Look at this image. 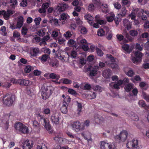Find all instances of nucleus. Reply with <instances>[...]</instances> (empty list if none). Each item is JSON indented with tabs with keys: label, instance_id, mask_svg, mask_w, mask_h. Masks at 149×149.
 Listing matches in <instances>:
<instances>
[{
	"label": "nucleus",
	"instance_id": "nucleus-1",
	"mask_svg": "<svg viewBox=\"0 0 149 149\" xmlns=\"http://www.w3.org/2000/svg\"><path fill=\"white\" fill-rule=\"evenodd\" d=\"M36 116L39 122L43 123L47 131L50 133L52 132V130L48 119L45 118L44 115H41L39 113H36Z\"/></svg>",
	"mask_w": 149,
	"mask_h": 149
},
{
	"label": "nucleus",
	"instance_id": "nucleus-2",
	"mask_svg": "<svg viewBox=\"0 0 149 149\" xmlns=\"http://www.w3.org/2000/svg\"><path fill=\"white\" fill-rule=\"evenodd\" d=\"M15 99L14 96L11 94L7 93L3 95V104L8 106H11Z\"/></svg>",
	"mask_w": 149,
	"mask_h": 149
},
{
	"label": "nucleus",
	"instance_id": "nucleus-3",
	"mask_svg": "<svg viewBox=\"0 0 149 149\" xmlns=\"http://www.w3.org/2000/svg\"><path fill=\"white\" fill-rule=\"evenodd\" d=\"M14 127L16 131H18L23 134H27L29 132L28 128L21 122L16 123Z\"/></svg>",
	"mask_w": 149,
	"mask_h": 149
},
{
	"label": "nucleus",
	"instance_id": "nucleus-4",
	"mask_svg": "<svg viewBox=\"0 0 149 149\" xmlns=\"http://www.w3.org/2000/svg\"><path fill=\"white\" fill-rule=\"evenodd\" d=\"M71 98L69 96H67L63 102L62 105L60 108L61 112L64 114L68 112L67 107L70 101Z\"/></svg>",
	"mask_w": 149,
	"mask_h": 149
},
{
	"label": "nucleus",
	"instance_id": "nucleus-5",
	"mask_svg": "<svg viewBox=\"0 0 149 149\" xmlns=\"http://www.w3.org/2000/svg\"><path fill=\"white\" fill-rule=\"evenodd\" d=\"M53 91V89L52 87L50 86L46 87L43 90L41 93L42 98L44 100L47 99L52 95Z\"/></svg>",
	"mask_w": 149,
	"mask_h": 149
},
{
	"label": "nucleus",
	"instance_id": "nucleus-6",
	"mask_svg": "<svg viewBox=\"0 0 149 149\" xmlns=\"http://www.w3.org/2000/svg\"><path fill=\"white\" fill-rule=\"evenodd\" d=\"M127 135V132L126 130H123L120 132L119 134L115 136V139L119 143L123 142L126 139Z\"/></svg>",
	"mask_w": 149,
	"mask_h": 149
},
{
	"label": "nucleus",
	"instance_id": "nucleus-7",
	"mask_svg": "<svg viewBox=\"0 0 149 149\" xmlns=\"http://www.w3.org/2000/svg\"><path fill=\"white\" fill-rule=\"evenodd\" d=\"M72 128L75 132H77L84 130V126L79 121H75L71 124Z\"/></svg>",
	"mask_w": 149,
	"mask_h": 149
},
{
	"label": "nucleus",
	"instance_id": "nucleus-8",
	"mask_svg": "<svg viewBox=\"0 0 149 149\" xmlns=\"http://www.w3.org/2000/svg\"><path fill=\"white\" fill-rule=\"evenodd\" d=\"M68 7V5L64 3H60L58 4L54 11L57 14H59L61 12L66 10Z\"/></svg>",
	"mask_w": 149,
	"mask_h": 149
},
{
	"label": "nucleus",
	"instance_id": "nucleus-9",
	"mask_svg": "<svg viewBox=\"0 0 149 149\" xmlns=\"http://www.w3.org/2000/svg\"><path fill=\"white\" fill-rule=\"evenodd\" d=\"M127 147L129 149L136 148L139 149L138 141L136 139H133L132 141H129L126 144Z\"/></svg>",
	"mask_w": 149,
	"mask_h": 149
},
{
	"label": "nucleus",
	"instance_id": "nucleus-10",
	"mask_svg": "<svg viewBox=\"0 0 149 149\" xmlns=\"http://www.w3.org/2000/svg\"><path fill=\"white\" fill-rule=\"evenodd\" d=\"M134 54L135 56L132 58V61L134 63L138 64L141 61L143 55L142 53L139 51L136 52Z\"/></svg>",
	"mask_w": 149,
	"mask_h": 149
},
{
	"label": "nucleus",
	"instance_id": "nucleus-11",
	"mask_svg": "<svg viewBox=\"0 0 149 149\" xmlns=\"http://www.w3.org/2000/svg\"><path fill=\"white\" fill-rule=\"evenodd\" d=\"M40 49L38 47H32L30 48L29 54L31 57L37 56L40 53Z\"/></svg>",
	"mask_w": 149,
	"mask_h": 149
},
{
	"label": "nucleus",
	"instance_id": "nucleus-12",
	"mask_svg": "<svg viewBox=\"0 0 149 149\" xmlns=\"http://www.w3.org/2000/svg\"><path fill=\"white\" fill-rule=\"evenodd\" d=\"M114 146L103 141L101 142V149H114Z\"/></svg>",
	"mask_w": 149,
	"mask_h": 149
},
{
	"label": "nucleus",
	"instance_id": "nucleus-13",
	"mask_svg": "<svg viewBox=\"0 0 149 149\" xmlns=\"http://www.w3.org/2000/svg\"><path fill=\"white\" fill-rule=\"evenodd\" d=\"M59 116L58 113L54 114L51 116V121L55 124H58L59 123Z\"/></svg>",
	"mask_w": 149,
	"mask_h": 149
},
{
	"label": "nucleus",
	"instance_id": "nucleus-14",
	"mask_svg": "<svg viewBox=\"0 0 149 149\" xmlns=\"http://www.w3.org/2000/svg\"><path fill=\"white\" fill-rule=\"evenodd\" d=\"M17 83L21 86H27L29 84V81L26 79H19L17 80Z\"/></svg>",
	"mask_w": 149,
	"mask_h": 149
},
{
	"label": "nucleus",
	"instance_id": "nucleus-15",
	"mask_svg": "<svg viewBox=\"0 0 149 149\" xmlns=\"http://www.w3.org/2000/svg\"><path fill=\"white\" fill-rule=\"evenodd\" d=\"M32 144V143H31ZM33 145L31 144L29 141L27 140L22 144V146L23 149H30L33 146Z\"/></svg>",
	"mask_w": 149,
	"mask_h": 149
},
{
	"label": "nucleus",
	"instance_id": "nucleus-16",
	"mask_svg": "<svg viewBox=\"0 0 149 149\" xmlns=\"http://www.w3.org/2000/svg\"><path fill=\"white\" fill-rule=\"evenodd\" d=\"M105 63L109 67L112 68L116 70H118L119 69V67L118 64H112L110 60L106 61Z\"/></svg>",
	"mask_w": 149,
	"mask_h": 149
},
{
	"label": "nucleus",
	"instance_id": "nucleus-17",
	"mask_svg": "<svg viewBox=\"0 0 149 149\" xmlns=\"http://www.w3.org/2000/svg\"><path fill=\"white\" fill-rule=\"evenodd\" d=\"M111 74V71L109 69L104 70L102 72L103 76L105 78L108 79L110 77Z\"/></svg>",
	"mask_w": 149,
	"mask_h": 149
},
{
	"label": "nucleus",
	"instance_id": "nucleus-18",
	"mask_svg": "<svg viewBox=\"0 0 149 149\" xmlns=\"http://www.w3.org/2000/svg\"><path fill=\"white\" fill-rule=\"evenodd\" d=\"M123 24L127 30L130 29L131 28V23L127 19H124L123 21Z\"/></svg>",
	"mask_w": 149,
	"mask_h": 149
},
{
	"label": "nucleus",
	"instance_id": "nucleus-19",
	"mask_svg": "<svg viewBox=\"0 0 149 149\" xmlns=\"http://www.w3.org/2000/svg\"><path fill=\"white\" fill-rule=\"evenodd\" d=\"M99 67L98 66H95L91 70L89 73V75L91 77H93L96 75L97 74V72L99 70Z\"/></svg>",
	"mask_w": 149,
	"mask_h": 149
},
{
	"label": "nucleus",
	"instance_id": "nucleus-20",
	"mask_svg": "<svg viewBox=\"0 0 149 149\" xmlns=\"http://www.w3.org/2000/svg\"><path fill=\"white\" fill-rule=\"evenodd\" d=\"M138 104L140 107L144 108L145 110H149V105H147L145 102L143 100H140L138 102Z\"/></svg>",
	"mask_w": 149,
	"mask_h": 149
},
{
	"label": "nucleus",
	"instance_id": "nucleus-21",
	"mask_svg": "<svg viewBox=\"0 0 149 149\" xmlns=\"http://www.w3.org/2000/svg\"><path fill=\"white\" fill-rule=\"evenodd\" d=\"M24 22V18L23 17L20 16L18 17L17 22L16 25L18 29L21 28L23 26Z\"/></svg>",
	"mask_w": 149,
	"mask_h": 149
},
{
	"label": "nucleus",
	"instance_id": "nucleus-22",
	"mask_svg": "<svg viewBox=\"0 0 149 149\" xmlns=\"http://www.w3.org/2000/svg\"><path fill=\"white\" fill-rule=\"evenodd\" d=\"M85 19L87 20L89 23L91 25H92L94 22L93 20V18L91 15L89 14H86L84 16Z\"/></svg>",
	"mask_w": 149,
	"mask_h": 149
},
{
	"label": "nucleus",
	"instance_id": "nucleus-23",
	"mask_svg": "<svg viewBox=\"0 0 149 149\" xmlns=\"http://www.w3.org/2000/svg\"><path fill=\"white\" fill-rule=\"evenodd\" d=\"M133 84L130 83L125 86L124 89L125 91L127 92H129L133 89Z\"/></svg>",
	"mask_w": 149,
	"mask_h": 149
},
{
	"label": "nucleus",
	"instance_id": "nucleus-24",
	"mask_svg": "<svg viewBox=\"0 0 149 149\" xmlns=\"http://www.w3.org/2000/svg\"><path fill=\"white\" fill-rule=\"evenodd\" d=\"M95 21L98 23L99 24L102 25L103 24H105L106 22L105 21L103 20H101L99 19L100 16L98 15H97L95 16Z\"/></svg>",
	"mask_w": 149,
	"mask_h": 149
},
{
	"label": "nucleus",
	"instance_id": "nucleus-25",
	"mask_svg": "<svg viewBox=\"0 0 149 149\" xmlns=\"http://www.w3.org/2000/svg\"><path fill=\"white\" fill-rule=\"evenodd\" d=\"M50 38V36L48 33H47V35L45 36L42 39V42H40V44L41 45L42 44L45 45L46 44V42L49 40Z\"/></svg>",
	"mask_w": 149,
	"mask_h": 149
},
{
	"label": "nucleus",
	"instance_id": "nucleus-26",
	"mask_svg": "<svg viewBox=\"0 0 149 149\" xmlns=\"http://www.w3.org/2000/svg\"><path fill=\"white\" fill-rule=\"evenodd\" d=\"M95 121L97 124H100L102 123L104 121V119L101 117L99 118L97 116H95Z\"/></svg>",
	"mask_w": 149,
	"mask_h": 149
},
{
	"label": "nucleus",
	"instance_id": "nucleus-27",
	"mask_svg": "<svg viewBox=\"0 0 149 149\" xmlns=\"http://www.w3.org/2000/svg\"><path fill=\"white\" fill-rule=\"evenodd\" d=\"M122 48L128 53H130L131 51V50L129 49V46L127 44H124L122 46Z\"/></svg>",
	"mask_w": 149,
	"mask_h": 149
},
{
	"label": "nucleus",
	"instance_id": "nucleus-28",
	"mask_svg": "<svg viewBox=\"0 0 149 149\" xmlns=\"http://www.w3.org/2000/svg\"><path fill=\"white\" fill-rule=\"evenodd\" d=\"M115 15L114 13H111L110 15L108 16L107 17V19L108 22H112L114 19Z\"/></svg>",
	"mask_w": 149,
	"mask_h": 149
},
{
	"label": "nucleus",
	"instance_id": "nucleus-29",
	"mask_svg": "<svg viewBox=\"0 0 149 149\" xmlns=\"http://www.w3.org/2000/svg\"><path fill=\"white\" fill-rule=\"evenodd\" d=\"M127 10H126V8L125 7H123L121 9L120 12L119 13L120 15H121L122 17L125 16L127 13Z\"/></svg>",
	"mask_w": 149,
	"mask_h": 149
},
{
	"label": "nucleus",
	"instance_id": "nucleus-30",
	"mask_svg": "<svg viewBox=\"0 0 149 149\" xmlns=\"http://www.w3.org/2000/svg\"><path fill=\"white\" fill-rule=\"evenodd\" d=\"M107 56L110 59L112 64H117L116 61V58H115L112 55L109 54V56Z\"/></svg>",
	"mask_w": 149,
	"mask_h": 149
},
{
	"label": "nucleus",
	"instance_id": "nucleus-31",
	"mask_svg": "<svg viewBox=\"0 0 149 149\" xmlns=\"http://www.w3.org/2000/svg\"><path fill=\"white\" fill-rule=\"evenodd\" d=\"M50 22L52 24L56 26H58V20L57 19L53 18L50 20Z\"/></svg>",
	"mask_w": 149,
	"mask_h": 149
},
{
	"label": "nucleus",
	"instance_id": "nucleus-32",
	"mask_svg": "<svg viewBox=\"0 0 149 149\" xmlns=\"http://www.w3.org/2000/svg\"><path fill=\"white\" fill-rule=\"evenodd\" d=\"M42 113L46 114H49L50 113V111L49 108L48 107H44L43 109Z\"/></svg>",
	"mask_w": 149,
	"mask_h": 149
},
{
	"label": "nucleus",
	"instance_id": "nucleus-33",
	"mask_svg": "<svg viewBox=\"0 0 149 149\" xmlns=\"http://www.w3.org/2000/svg\"><path fill=\"white\" fill-rule=\"evenodd\" d=\"M49 77L52 79H56L58 80L60 78L59 76H57L56 74L54 73H51L49 74Z\"/></svg>",
	"mask_w": 149,
	"mask_h": 149
},
{
	"label": "nucleus",
	"instance_id": "nucleus-34",
	"mask_svg": "<svg viewBox=\"0 0 149 149\" xmlns=\"http://www.w3.org/2000/svg\"><path fill=\"white\" fill-rule=\"evenodd\" d=\"M54 139L59 143H61L63 141V138L59 136H55L54 138Z\"/></svg>",
	"mask_w": 149,
	"mask_h": 149
},
{
	"label": "nucleus",
	"instance_id": "nucleus-35",
	"mask_svg": "<svg viewBox=\"0 0 149 149\" xmlns=\"http://www.w3.org/2000/svg\"><path fill=\"white\" fill-rule=\"evenodd\" d=\"M33 127L36 129H39L40 128V125L38 121L36 120L33 121Z\"/></svg>",
	"mask_w": 149,
	"mask_h": 149
},
{
	"label": "nucleus",
	"instance_id": "nucleus-36",
	"mask_svg": "<svg viewBox=\"0 0 149 149\" xmlns=\"http://www.w3.org/2000/svg\"><path fill=\"white\" fill-rule=\"evenodd\" d=\"M96 50L97 55L100 56H103L104 53L102 51L97 47H96Z\"/></svg>",
	"mask_w": 149,
	"mask_h": 149
},
{
	"label": "nucleus",
	"instance_id": "nucleus-37",
	"mask_svg": "<svg viewBox=\"0 0 149 149\" xmlns=\"http://www.w3.org/2000/svg\"><path fill=\"white\" fill-rule=\"evenodd\" d=\"M97 34L99 36H103L105 34V31L103 29H99L97 31Z\"/></svg>",
	"mask_w": 149,
	"mask_h": 149
},
{
	"label": "nucleus",
	"instance_id": "nucleus-38",
	"mask_svg": "<svg viewBox=\"0 0 149 149\" xmlns=\"http://www.w3.org/2000/svg\"><path fill=\"white\" fill-rule=\"evenodd\" d=\"M63 83L66 84H69L72 83V81L70 80L67 78H64L62 79Z\"/></svg>",
	"mask_w": 149,
	"mask_h": 149
},
{
	"label": "nucleus",
	"instance_id": "nucleus-39",
	"mask_svg": "<svg viewBox=\"0 0 149 149\" xmlns=\"http://www.w3.org/2000/svg\"><path fill=\"white\" fill-rule=\"evenodd\" d=\"M130 33L132 36L134 37L137 36L138 32L136 30H132L130 31Z\"/></svg>",
	"mask_w": 149,
	"mask_h": 149
},
{
	"label": "nucleus",
	"instance_id": "nucleus-40",
	"mask_svg": "<svg viewBox=\"0 0 149 149\" xmlns=\"http://www.w3.org/2000/svg\"><path fill=\"white\" fill-rule=\"evenodd\" d=\"M126 74L128 77H132L134 74V72L132 69H131L128 70Z\"/></svg>",
	"mask_w": 149,
	"mask_h": 149
},
{
	"label": "nucleus",
	"instance_id": "nucleus-41",
	"mask_svg": "<svg viewBox=\"0 0 149 149\" xmlns=\"http://www.w3.org/2000/svg\"><path fill=\"white\" fill-rule=\"evenodd\" d=\"M49 56L48 55H47L46 54L42 55L41 56V61L43 62L46 61Z\"/></svg>",
	"mask_w": 149,
	"mask_h": 149
},
{
	"label": "nucleus",
	"instance_id": "nucleus-42",
	"mask_svg": "<svg viewBox=\"0 0 149 149\" xmlns=\"http://www.w3.org/2000/svg\"><path fill=\"white\" fill-rule=\"evenodd\" d=\"M91 88V85L88 83H86L85 84L84 86L83 89L86 90H90Z\"/></svg>",
	"mask_w": 149,
	"mask_h": 149
},
{
	"label": "nucleus",
	"instance_id": "nucleus-43",
	"mask_svg": "<svg viewBox=\"0 0 149 149\" xmlns=\"http://www.w3.org/2000/svg\"><path fill=\"white\" fill-rule=\"evenodd\" d=\"M77 111H78V115L80 113L82 109V105L80 103L77 102Z\"/></svg>",
	"mask_w": 149,
	"mask_h": 149
},
{
	"label": "nucleus",
	"instance_id": "nucleus-44",
	"mask_svg": "<svg viewBox=\"0 0 149 149\" xmlns=\"http://www.w3.org/2000/svg\"><path fill=\"white\" fill-rule=\"evenodd\" d=\"M27 5V0H22V1L20 3V5L22 7H25Z\"/></svg>",
	"mask_w": 149,
	"mask_h": 149
},
{
	"label": "nucleus",
	"instance_id": "nucleus-45",
	"mask_svg": "<svg viewBox=\"0 0 149 149\" xmlns=\"http://www.w3.org/2000/svg\"><path fill=\"white\" fill-rule=\"evenodd\" d=\"M31 70V66L30 65H27L24 69L25 72L26 73L30 72Z\"/></svg>",
	"mask_w": 149,
	"mask_h": 149
},
{
	"label": "nucleus",
	"instance_id": "nucleus-46",
	"mask_svg": "<svg viewBox=\"0 0 149 149\" xmlns=\"http://www.w3.org/2000/svg\"><path fill=\"white\" fill-rule=\"evenodd\" d=\"M75 20H76V22L78 25H81L82 24L83 22L79 17H76Z\"/></svg>",
	"mask_w": 149,
	"mask_h": 149
},
{
	"label": "nucleus",
	"instance_id": "nucleus-47",
	"mask_svg": "<svg viewBox=\"0 0 149 149\" xmlns=\"http://www.w3.org/2000/svg\"><path fill=\"white\" fill-rule=\"evenodd\" d=\"M113 5L115 8L117 9H120L121 7V4L118 2H116Z\"/></svg>",
	"mask_w": 149,
	"mask_h": 149
},
{
	"label": "nucleus",
	"instance_id": "nucleus-48",
	"mask_svg": "<svg viewBox=\"0 0 149 149\" xmlns=\"http://www.w3.org/2000/svg\"><path fill=\"white\" fill-rule=\"evenodd\" d=\"M132 119L134 121H137L139 120V118L137 115L135 114H133L131 116Z\"/></svg>",
	"mask_w": 149,
	"mask_h": 149
},
{
	"label": "nucleus",
	"instance_id": "nucleus-49",
	"mask_svg": "<svg viewBox=\"0 0 149 149\" xmlns=\"http://www.w3.org/2000/svg\"><path fill=\"white\" fill-rule=\"evenodd\" d=\"M142 94L144 99H145L147 102H149V95L145 93H143Z\"/></svg>",
	"mask_w": 149,
	"mask_h": 149
},
{
	"label": "nucleus",
	"instance_id": "nucleus-50",
	"mask_svg": "<svg viewBox=\"0 0 149 149\" xmlns=\"http://www.w3.org/2000/svg\"><path fill=\"white\" fill-rule=\"evenodd\" d=\"M28 31V29L27 28L23 27L21 30L22 34L23 35H26Z\"/></svg>",
	"mask_w": 149,
	"mask_h": 149
},
{
	"label": "nucleus",
	"instance_id": "nucleus-51",
	"mask_svg": "<svg viewBox=\"0 0 149 149\" xmlns=\"http://www.w3.org/2000/svg\"><path fill=\"white\" fill-rule=\"evenodd\" d=\"M67 19V15L65 13H63L61 15L60 17V20H65Z\"/></svg>",
	"mask_w": 149,
	"mask_h": 149
},
{
	"label": "nucleus",
	"instance_id": "nucleus-52",
	"mask_svg": "<svg viewBox=\"0 0 149 149\" xmlns=\"http://www.w3.org/2000/svg\"><path fill=\"white\" fill-rule=\"evenodd\" d=\"M13 36L15 38H19L20 35V34L16 31H15L13 34Z\"/></svg>",
	"mask_w": 149,
	"mask_h": 149
},
{
	"label": "nucleus",
	"instance_id": "nucleus-53",
	"mask_svg": "<svg viewBox=\"0 0 149 149\" xmlns=\"http://www.w3.org/2000/svg\"><path fill=\"white\" fill-rule=\"evenodd\" d=\"M94 90L95 91L101 92V87L99 85H96L94 87Z\"/></svg>",
	"mask_w": 149,
	"mask_h": 149
},
{
	"label": "nucleus",
	"instance_id": "nucleus-54",
	"mask_svg": "<svg viewBox=\"0 0 149 149\" xmlns=\"http://www.w3.org/2000/svg\"><path fill=\"white\" fill-rule=\"evenodd\" d=\"M37 149H47V147L44 144H42L41 145H38Z\"/></svg>",
	"mask_w": 149,
	"mask_h": 149
},
{
	"label": "nucleus",
	"instance_id": "nucleus-55",
	"mask_svg": "<svg viewBox=\"0 0 149 149\" xmlns=\"http://www.w3.org/2000/svg\"><path fill=\"white\" fill-rule=\"evenodd\" d=\"M116 37L117 39L119 41H121L124 38V37L123 35L119 34H117Z\"/></svg>",
	"mask_w": 149,
	"mask_h": 149
},
{
	"label": "nucleus",
	"instance_id": "nucleus-56",
	"mask_svg": "<svg viewBox=\"0 0 149 149\" xmlns=\"http://www.w3.org/2000/svg\"><path fill=\"white\" fill-rule=\"evenodd\" d=\"M68 91L70 94L72 95H76L77 94L76 91L72 89L69 88Z\"/></svg>",
	"mask_w": 149,
	"mask_h": 149
},
{
	"label": "nucleus",
	"instance_id": "nucleus-57",
	"mask_svg": "<svg viewBox=\"0 0 149 149\" xmlns=\"http://www.w3.org/2000/svg\"><path fill=\"white\" fill-rule=\"evenodd\" d=\"M144 28L145 29H148L149 28V21L146 20L144 24L143 25Z\"/></svg>",
	"mask_w": 149,
	"mask_h": 149
},
{
	"label": "nucleus",
	"instance_id": "nucleus-58",
	"mask_svg": "<svg viewBox=\"0 0 149 149\" xmlns=\"http://www.w3.org/2000/svg\"><path fill=\"white\" fill-rule=\"evenodd\" d=\"M138 91L137 89L136 88H134L133 89L132 91V93L133 95L135 96H136L138 93Z\"/></svg>",
	"mask_w": 149,
	"mask_h": 149
},
{
	"label": "nucleus",
	"instance_id": "nucleus-59",
	"mask_svg": "<svg viewBox=\"0 0 149 149\" xmlns=\"http://www.w3.org/2000/svg\"><path fill=\"white\" fill-rule=\"evenodd\" d=\"M41 18L40 17L36 18L35 19L34 22L36 25H38L40 24Z\"/></svg>",
	"mask_w": 149,
	"mask_h": 149
},
{
	"label": "nucleus",
	"instance_id": "nucleus-60",
	"mask_svg": "<svg viewBox=\"0 0 149 149\" xmlns=\"http://www.w3.org/2000/svg\"><path fill=\"white\" fill-rule=\"evenodd\" d=\"M90 122L88 120H86L85 122L84 123H81V125H83L84 126V129L85 126H86L88 127L89 126V125Z\"/></svg>",
	"mask_w": 149,
	"mask_h": 149
},
{
	"label": "nucleus",
	"instance_id": "nucleus-61",
	"mask_svg": "<svg viewBox=\"0 0 149 149\" xmlns=\"http://www.w3.org/2000/svg\"><path fill=\"white\" fill-rule=\"evenodd\" d=\"M95 7L94 5L93 4H89L88 7V9L90 11H93L94 10Z\"/></svg>",
	"mask_w": 149,
	"mask_h": 149
},
{
	"label": "nucleus",
	"instance_id": "nucleus-62",
	"mask_svg": "<svg viewBox=\"0 0 149 149\" xmlns=\"http://www.w3.org/2000/svg\"><path fill=\"white\" fill-rule=\"evenodd\" d=\"M94 58V56L93 55H89L87 57V60L90 62L92 61Z\"/></svg>",
	"mask_w": 149,
	"mask_h": 149
},
{
	"label": "nucleus",
	"instance_id": "nucleus-63",
	"mask_svg": "<svg viewBox=\"0 0 149 149\" xmlns=\"http://www.w3.org/2000/svg\"><path fill=\"white\" fill-rule=\"evenodd\" d=\"M68 43L69 46L70 45H73L76 44V42L74 40L71 39L68 40Z\"/></svg>",
	"mask_w": 149,
	"mask_h": 149
},
{
	"label": "nucleus",
	"instance_id": "nucleus-64",
	"mask_svg": "<svg viewBox=\"0 0 149 149\" xmlns=\"http://www.w3.org/2000/svg\"><path fill=\"white\" fill-rule=\"evenodd\" d=\"M72 35L71 32L69 31H67L64 34V36L66 38H70L72 36Z\"/></svg>",
	"mask_w": 149,
	"mask_h": 149
}]
</instances>
